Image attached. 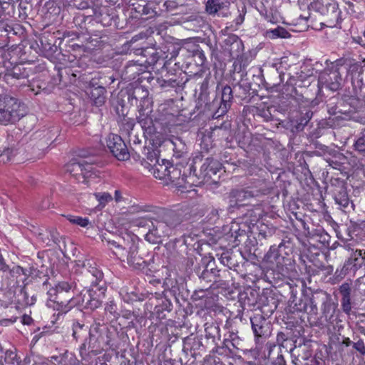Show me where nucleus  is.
<instances>
[{
	"instance_id": "37",
	"label": "nucleus",
	"mask_w": 365,
	"mask_h": 365,
	"mask_svg": "<svg viewBox=\"0 0 365 365\" xmlns=\"http://www.w3.org/2000/svg\"><path fill=\"white\" fill-rule=\"evenodd\" d=\"M351 299L341 300V307L343 310L346 313H349L351 311Z\"/></svg>"
},
{
	"instance_id": "3",
	"label": "nucleus",
	"mask_w": 365,
	"mask_h": 365,
	"mask_svg": "<svg viewBox=\"0 0 365 365\" xmlns=\"http://www.w3.org/2000/svg\"><path fill=\"white\" fill-rule=\"evenodd\" d=\"M66 172L69 173L78 182L87 183L90 179L96 177L93 166L84 161H72L66 165Z\"/></svg>"
},
{
	"instance_id": "30",
	"label": "nucleus",
	"mask_w": 365,
	"mask_h": 365,
	"mask_svg": "<svg viewBox=\"0 0 365 365\" xmlns=\"http://www.w3.org/2000/svg\"><path fill=\"white\" fill-rule=\"evenodd\" d=\"M339 292L342 295V300L351 299V286L349 283H343L339 287Z\"/></svg>"
},
{
	"instance_id": "49",
	"label": "nucleus",
	"mask_w": 365,
	"mask_h": 365,
	"mask_svg": "<svg viewBox=\"0 0 365 365\" xmlns=\"http://www.w3.org/2000/svg\"><path fill=\"white\" fill-rule=\"evenodd\" d=\"M33 303H34V302H33V299H31V302H29V301L26 302V304H33Z\"/></svg>"
},
{
	"instance_id": "39",
	"label": "nucleus",
	"mask_w": 365,
	"mask_h": 365,
	"mask_svg": "<svg viewBox=\"0 0 365 365\" xmlns=\"http://www.w3.org/2000/svg\"><path fill=\"white\" fill-rule=\"evenodd\" d=\"M115 197V202H119L123 200V197H122V195H121V192L120 190H116L115 191V197Z\"/></svg>"
},
{
	"instance_id": "13",
	"label": "nucleus",
	"mask_w": 365,
	"mask_h": 365,
	"mask_svg": "<svg viewBox=\"0 0 365 365\" xmlns=\"http://www.w3.org/2000/svg\"><path fill=\"white\" fill-rule=\"evenodd\" d=\"M253 194L250 191L240 190H235L230 193V204L232 206H242L246 205L245 201L253 197Z\"/></svg>"
},
{
	"instance_id": "29",
	"label": "nucleus",
	"mask_w": 365,
	"mask_h": 365,
	"mask_svg": "<svg viewBox=\"0 0 365 365\" xmlns=\"http://www.w3.org/2000/svg\"><path fill=\"white\" fill-rule=\"evenodd\" d=\"M84 267H88V272H90L96 280L101 279L103 277V273L98 270L96 267L94 266H92V264L90 263V262H87V263H84Z\"/></svg>"
},
{
	"instance_id": "17",
	"label": "nucleus",
	"mask_w": 365,
	"mask_h": 365,
	"mask_svg": "<svg viewBox=\"0 0 365 365\" xmlns=\"http://www.w3.org/2000/svg\"><path fill=\"white\" fill-rule=\"evenodd\" d=\"M138 254V247L135 244V242H132L129 243L128 246V252L127 256H125V259H126L128 264L134 267H138L141 265L143 262L141 258L137 256Z\"/></svg>"
},
{
	"instance_id": "53",
	"label": "nucleus",
	"mask_w": 365,
	"mask_h": 365,
	"mask_svg": "<svg viewBox=\"0 0 365 365\" xmlns=\"http://www.w3.org/2000/svg\"><path fill=\"white\" fill-rule=\"evenodd\" d=\"M242 11L244 12V9H245V6H242Z\"/></svg>"
},
{
	"instance_id": "40",
	"label": "nucleus",
	"mask_w": 365,
	"mask_h": 365,
	"mask_svg": "<svg viewBox=\"0 0 365 365\" xmlns=\"http://www.w3.org/2000/svg\"><path fill=\"white\" fill-rule=\"evenodd\" d=\"M149 222H150V223H151V222H150V220H146V219H141V220H139L137 222V225H138V226H142V227H143V226H146V225H148Z\"/></svg>"
},
{
	"instance_id": "46",
	"label": "nucleus",
	"mask_w": 365,
	"mask_h": 365,
	"mask_svg": "<svg viewBox=\"0 0 365 365\" xmlns=\"http://www.w3.org/2000/svg\"><path fill=\"white\" fill-rule=\"evenodd\" d=\"M243 19H244L243 16L240 14L239 16V18L237 19V23L239 24V23L242 22Z\"/></svg>"
},
{
	"instance_id": "24",
	"label": "nucleus",
	"mask_w": 365,
	"mask_h": 365,
	"mask_svg": "<svg viewBox=\"0 0 365 365\" xmlns=\"http://www.w3.org/2000/svg\"><path fill=\"white\" fill-rule=\"evenodd\" d=\"M65 217L72 224L78 225L81 227H86L90 224V220L87 217L75 216L72 215H66Z\"/></svg>"
},
{
	"instance_id": "31",
	"label": "nucleus",
	"mask_w": 365,
	"mask_h": 365,
	"mask_svg": "<svg viewBox=\"0 0 365 365\" xmlns=\"http://www.w3.org/2000/svg\"><path fill=\"white\" fill-rule=\"evenodd\" d=\"M335 201L343 207H347L349 204L348 195L346 193H340L335 197Z\"/></svg>"
},
{
	"instance_id": "35",
	"label": "nucleus",
	"mask_w": 365,
	"mask_h": 365,
	"mask_svg": "<svg viewBox=\"0 0 365 365\" xmlns=\"http://www.w3.org/2000/svg\"><path fill=\"white\" fill-rule=\"evenodd\" d=\"M231 93H232L231 88L229 86L225 87L222 91V101L223 102L229 101L231 98V96H230Z\"/></svg>"
},
{
	"instance_id": "14",
	"label": "nucleus",
	"mask_w": 365,
	"mask_h": 365,
	"mask_svg": "<svg viewBox=\"0 0 365 365\" xmlns=\"http://www.w3.org/2000/svg\"><path fill=\"white\" fill-rule=\"evenodd\" d=\"M106 245L109 250H110L113 255L122 261H125V257L127 256L128 246L129 243L124 245H120L115 240H106Z\"/></svg>"
},
{
	"instance_id": "16",
	"label": "nucleus",
	"mask_w": 365,
	"mask_h": 365,
	"mask_svg": "<svg viewBox=\"0 0 365 365\" xmlns=\"http://www.w3.org/2000/svg\"><path fill=\"white\" fill-rule=\"evenodd\" d=\"M105 312L107 314L108 317H113L115 319H118L119 317H123L125 319H129L131 318L133 315V313H132L130 310L125 309V310H121L120 312H118V309L116 307V304H114L113 302H110L105 307Z\"/></svg>"
},
{
	"instance_id": "18",
	"label": "nucleus",
	"mask_w": 365,
	"mask_h": 365,
	"mask_svg": "<svg viewBox=\"0 0 365 365\" xmlns=\"http://www.w3.org/2000/svg\"><path fill=\"white\" fill-rule=\"evenodd\" d=\"M221 168L220 163L212 158H206L201 167V171L204 173L205 177L210 178L215 175Z\"/></svg>"
},
{
	"instance_id": "12",
	"label": "nucleus",
	"mask_w": 365,
	"mask_h": 365,
	"mask_svg": "<svg viewBox=\"0 0 365 365\" xmlns=\"http://www.w3.org/2000/svg\"><path fill=\"white\" fill-rule=\"evenodd\" d=\"M170 163L165 160L158 162L148 169L155 178L167 180Z\"/></svg>"
},
{
	"instance_id": "2",
	"label": "nucleus",
	"mask_w": 365,
	"mask_h": 365,
	"mask_svg": "<svg viewBox=\"0 0 365 365\" xmlns=\"http://www.w3.org/2000/svg\"><path fill=\"white\" fill-rule=\"evenodd\" d=\"M24 115L25 112L16 98L6 95L0 96V124H14Z\"/></svg>"
},
{
	"instance_id": "9",
	"label": "nucleus",
	"mask_w": 365,
	"mask_h": 365,
	"mask_svg": "<svg viewBox=\"0 0 365 365\" xmlns=\"http://www.w3.org/2000/svg\"><path fill=\"white\" fill-rule=\"evenodd\" d=\"M330 9V19L331 21H335L339 18L341 11L339 9L337 2L334 0H316L311 3V9L316 12L327 14V9Z\"/></svg>"
},
{
	"instance_id": "26",
	"label": "nucleus",
	"mask_w": 365,
	"mask_h": 365,
	"mask_svg": "<svg viewBox=\"0 0 365 365\" xmlns=\"http://www.w3.org/2000/svg\"><path fill=\"white\" fill-rule=\"evenodd\" d=\"M1 365H20L17 354L12 351H7Z\"/></svg>"
},
{
	"instance_id": "54",
	"label": "nucleus",
	"mask_w": 365,
	"mask_h": 365,
	"mask_svg": "<svg viewBox=\"0 0 365 365\" xmlns=\"http://www.w3.org/2000/svg\"><path fill=\"white\" fill-rule=\"evenodd\" d=\"M217 297L216 296H215L214 297H212V300H215V298Z\"/></svg>"
},
{
	"instance_id": "42",
	"label": "nucleus",
	"mask_w": 365,
	"mask_h": 365,
	"mask_svg": "<svg viewBox=\"0 0 365 365\" xmlns=\"http://www.w3.org/2000/svg\"><path fill=\"white\" fill-rule=\"evenodd\" d=\"M362 253H363L362 250H356L355 251V252L354 253V257L355 258V260H356L359 257L362 256Z\"/></svg>"
},
{
	"instance_id": "10",
	"label": "nucleus",
	"mask_w": 365,
	"mask_h": 365,
	"mask_svg": "<svg viewBox=\"0 0 365 365\" xmlns=\"http://www.w3.org/2000/svg\"><path fill=\"white\" fill-rule=\"evenodd\" d=\"M167 180L174 182L176 186L183 188L190 187L192 182H190L191 177H186L182 175L180 168L170 165Z\"/></svg>"
},
{
	"instance_id": "50",
	"label": "nucleus",
	"mask_w": 365,
	"mask_h": 365,
	"mask_svg": "<svg viewBox=\"0 0 365 365\" xmlns=\"http://www.w3.org/2000/svg\"><path fill=\"white\" fill-rule=\"evenodd\" d=\"M363 260H365V251L362 253V256H361Z\"/></svg>"
},
{
	"instance_id": "21",
	"label": "nucleus",
	"mask_w": 365,
	"mask_h": 365,
	"mask_svg": "<svg viewBox=\"0 0 365 365\" xmlns=\"http://www.w3.org/2000/svg\"><path fill=\"white\" fill-rule=\"evenodd\" d=\"M265 36L271 39L277 38H289L290 36L289 32L283 27L278 26L274 29L267 30Z\"/></svg>"
},
{
	"instance_id": "33",
	"label": "nucleus",
	"mask_w": 365,
	"mask_h": 365,
	"mask_svg": "<svg viewBox=\"0 0 365 365\" xmlns=\"http://www.w3.org/2000/svg\"><path fill=\"white\" fill-rule=\"evenodd\" d=\"M328 13L327 14H322V16H324L327 18L326 22L327 26L331 28L335 27L337 26V24L340 22L341 20V15L339 16V18L336 19L335 21H331L330 19V9H327Z\"/></svg>"
},
{
	"instance_id": "41",
	"label": "nucleus",
	"mask_w": 365,
	"mask_h": 365,
	"mask_svg": "<svg viewBox=\"0 0 365 365\" xmlns=\"http://www.w3.org/2000/svg\"><path fill=\"white\" fill-rule=\"evenodd\" d=\"M9 153V149H4L3 150H0V163L5 162L4 158V155L5 153L8 154Z\"/></svg>"
},
{
	"instance_id": "38",
	"label": "nucleus",
	"mask_w": 365,
	"mask_h": 365,
	"mask_svg": "<svg viewBox=\"0 0 365 365\" xmlns=\"http://www.w3.org/2000/svg\"><path fill=\"white\" fill-rule=\"evenodd\" d=\"M313 1H316V0H299L301 4L308 6L309 10L311 9V3Z\"/></svg>"
},
{
	"instance_id": "19",
	"label": "nucleus",
	"mask_w": 365,
	"mask_h": 365,
	"mask_svg": "<svg viewBox=\"0 0 365 365\" xmlns=\"http://www.w3.org/2000/svg\"><path fill=\"white\" fill-rule=\"evenodd\" d=\"M106 90L103 87L92 88L89 92L91 99L96 106H101L106 100Z\"/></svg>"
},
{
	"instance_id": "36",
	"label": "nucleus",
	"mask_w": 365,
	"mask_h": 365,
	"mask_svg": "<svg viewBox=\"0 0 365 365\" xmlns=\"http://www.w3.org/2000/svg\"><path fill=\"white\" fill-rule=\"evenodd\" d=\"M354 347L362 355L365 354V346L362 341L354 344Z\"/></svg>"
},
{
	"instance_id": "8",
	"label": "nucleus",
	"mask_w": 365,
	"mask_h": 365,
	"mask_svg": "<svg viewBox=\"0 0 365 365\" xmlns=\"http://www.w3.org/2000/svg\"><path fill=\"white\" fill-rule=\"evenodd\" d=\"M107 146L113 155L120 160H125L129 158V153L126 145L120 138L115 134H110L107 138Z\"/></svg>"
},
{
	"instance_id": "43",
	"label": "nucleus",
	"mask_w": 365,
	"mask_h": 365,
	"mask_svg": "<svg viewBox=\"0 0 365 365\" xmlns=\"http://www.w3.org/2000/svg\"><path fill=\"white\" fill-rule=\"evenodd\" d=\"M4 261L2 257V256L0 255V270H2L4 269Z\"/></svg>"
},
{
	"instance_id": "23",
	"label": "nucleus",
	"mask_w": 365,
	"mask_h": 365,
	"mask_svg": "<svg viewBox=\"0 0 365 365\" xmlns=\"http://www.w3.org/2000/svg\"><path fill=\"white\" fill-rule=\"evenodd\" d=\"M159 161L160 160L158 153L153 150H148L146 155V159L143 161L142 165L144 168L148 170L153 165V164H155Z\"/></svg>"
},
{
	"instance_id": "6",
	"label": "nucleus",
	"mask_w": 365,
	"mask_h": 365,
	"mask_svg": "<svg viewBox=\"0 0 365 365\" xmlns=\"http://www.w3.org/2000/svg\"><path fill=\"white\" fill-rule=\"evenodd\" d=\"M151 225L152 227L149 229L145 239L152 244L161 242L163 238L168 236L171 232V226L165 221L156 220L151 222Z\"/></svg>"
},
{
	"instance_id": "7",
	"label": "nucleus",
	"mask_w": 365,
	"mask_h": 365,
	"mask_svg": "<svg viewBox=\"0 0 365 365\" xmlns=\"http://www.w3.org/2000/svg\"><path fill=\"white\" fill-rule=\"evenodd\" d=\"M341 76L338 64H334L331 69L326 70L319 77V83L331 91H337L341 86Z\"/></svg>"
},
{
	"instance_id": "11",
	"label": "nucleus",
	"mask_w": 365,
	"mask_h": 365,
	"mask_svg": "<svg viewBox=\"0 0 365 365\" xmlns=\"http://www.w3.org/2000/svg\"><path fill=\"white\" fill-rule=\"evenodd\" d=\"M230 3L223 2L220 0H208L206 4V11L210 14H215L218 13V16L227 17L231 14L228 11Z\"/></svg>"
},
{
	"instance_id": "47",
	"label": "nucleus",
	"mask_w": 365,
	"mask_h": 365,
	"mask_svg": "<svg viewBox=\"0 0 365 365\" xmlns=\"http://www.w3.org/2000/svg\"><path fill=\"white\" fill-rule=\"evenodd\" d=\"M22 319L26 320V319H31L26 314H24Z\"/></svg>"
},
{
	"instance_id": "28",
	"label": "nucleus",
	"mask_w": 365,
	"mask_h": 365,
	"mask_svg": "<svg viewBox=\"0 0 365 365\" xmlns=\"http://www.w3.org/2000/svg\"><path fill=\"white\" fill-rule=\"evenodd\" d=\"M336 305L334 303L328 302L324 304L323 313L326 319H331L334 317Z\"/></svg>"
},
{
	"instance_id": "1",
	"label": "nucleus",
	"mask_w": 365,
	"mask_h": 365,
	"mask_svg": "<svg viewBox=\"0 0 365 365\" xmlns=\"http://www.w3.org/2000/svg\"><path fill=\"white\" fill-rule=\"evenodd\" d=\"M72 288V284L63 281L58 282L55 287L48 290L46 307L58 311L57 317H62L69 311L70 304L68 298L70 297L69 294Z\"/></svg>"
},
{
	"instance_id": "27",
	"label": "nucleus",
	"mask_w": 365,
	"mask_h": 365,
	"mask_svg": "<svg viewBox=\"0 0 365 365\" xmlns=\"http://www.w3.org/2000/svg\"><path fill=\"white\" fill-rule=\"evenodd\" d=\"M48 132L38 131L34 134V139L39 140L41 141L39 145L43 147L44 145H48L49 142L51 140V138H48Z\"/></svg>"
},
{
	"instance_id": "25",
	"label": "nucleus",
	"mask_w": 365,
	"mask_h": 365,
	"mask_svg": "<svg viewBox=\"0 0 365 365\" xmlns=\"http://www.w3.org/2000/svg\"><path fill=\"white\" fill-rule=\"evenodd\" d=\"M138 122L141 125L142 128L145 130H148V133H151L154 131L153 122L150 117L140 115L139 116Z\"/></svg>"
},
{
	"instance_id": "20",
	"label": "nucleus",
	"mask_w": 365,
	"mask_h": 365,
	"mask_svg": "<svg viewBox=\"0 0 365 365\" xmlns=\"http://www.w3.org/2000/svg\"><path fill=\"white\" fill-rule=\"evenodd\" d=\"M171 304L165 299L160 306L156 305L154 314L157 319H164L168 317V314L171 311Z\"/></svg>"
},
{
	"instance_id": "44",
	"label": "nucleus",
	"mask_w": 365,
	"mask_h": 365,
	"mask_svg": "<svg viewBox=\"0 0 365 365\" xmlns=\"http://www.w3.org/2000/svg\"><path fill=\"white\" fill-rule=\"evenodd\" d=\"M205 293V294H202V295H199L200 297H208V295L210 294V291L207 290L206 292H200V293Z\"/></svg>"
},
{
	"instance_id": "45",
	"label": "nucleus",
	"mask_w": 365,
	"mask_h": 365,
	"mask_svg": "<svg viewBox=\"0 0 365 365\" xmlns=\"http://www.w3.org/2000/svg\"><path fill=\"white\" fill-rule=\"evenodd\" d=\"M343 343L346 345V346H349L350 344H351V341L349 338H346L344 341H343Z\"/></svg>"
},
{
	"instance_id": "5",
	"label": "nucleus",
	"mask_w": 365,
	"mask_h": 365,
	"mask_svg": "<svg viewBox=\"0 0 365 365\" xmlns=\"http://www.w3.org/2000/svg\"><path fill=\"white\" fill-rule=\"evenodd\" d=\"M264 263L268 269L277 273L278 275L284 276L287 273V267L285 258L279 254L277 250H270L264 257Z\"/></svg>"
},
{
	"instance_id": "52",
	"label": "nucleus",
	"mask_w": 365,
	"mask_h": 365,
	"mask_svg": "<svg viewBox=\"0 0 365 365\" xmlns=\"http://www.w3.org/2000/svg\"><path fill=\"white\" fill-rule=\"evenodd\" d=\"M235 43L238 45L240 43V41H236Z\"/></svg>"
},
{
	"instance_id": "15",
	"label": "nucleus",
	"mask_w": 365,
	"mask_h": 365,
	"mask_svg": "<svg viewBox=\"0 0 365 365\" xmlns=\"http://www.w3.org/2000/svg\"><path fill=\"white\" fill-rule=\"evenodd\" d=\"M256 337L267 336L271 333V324L268 321H251Z\"/></svg>"
},
{
	"instance_id": "32",
	"label": "nucleus",
	"mask_w": 365,
	"mask_h": 365,
	"mask_svg": "<svg viewBox=\"0 0 365 365\" xmlns=\"http://www.w3.org/2000/svg\"><path fill=\"white\" fill-rule=\"evenodd\" d=\"M212 311L215 312V317H216L219 318L220 316L222 314L227 317V319L230 318V316H227V314H229L230 312L226 308L222 306L215 304L212 308Z\"/></svg>"
},
{
	"instance_id": "48",
	"label": "nucleus",
	"mask_w": 365,
	"mask_h": 365,
	"mask_svg": "<svg viewBox=\"0 0 365 365\" xmlns=\"http://www.w3.org/2000/svg\"><path fill=\"white\" fill-rule=\"evenodd\" d=\"M31 321L27 320V321H23L24 324L29 325L31 324Z\"/></svg>"
},
{
	"instance_id": "4",
	"label": "nucleus",
	"mask_w": 365,
	"mask_h": 365,
	"mask_svg": "<svg viewBox=\"0 0 365 365\" xmlns=\"http://www.w3.org/2000/svg\"><path fill=\"white\" fill-rule=\"evenodd\" d=\"M96 295V293L93 289H83L79 294L69 299V310L75 306L91 309L98 307L101 305V301Z\"/></svg>"
},
{
	"instance_id": "34",
	"label": "nucleus",
	"mask_w": 365,
	"mask_h": 365,
	"mask_svg": "<svg viewBox=\"0 0 365 365\" xmlns=\"http://www.w3.org/2000/svg\"><path fill=\"white\" fill-rule=\"evenodd\" d=\"M356 149L361 153L365 152V136L359 138L355 143Z\"/></svg>"
},
{
	"instance_id": "51",
	"label": "nucleus",
	"mask_w": 365,
	"mask_h": 365,
	"mask_svg": "<svg viewBox=\"0 0 365 365\" xmlns=\"http://www.w3.org/2000/svg\"><path fill=\"white\" fill-rule=\"evenodd\" d=\"M361 331L365 334V329H362Z\"/></svg>"
},
{
	"instance_id": "22",
	"label": "nucleus",
	"mask_w": 365,
	"mask_h": 365,
	"mask_svg": "<svg viewBox=\"0 0 365 365\" xmlns=\"http://www.w3.org/2000/svg\"><path fill=\"white\" fill-rule=\"evenodd\" d=\"M94 197L98 202L97 207L103 209L108 203L113 200L112 195L107 192H101L94 193Z\"/></svg>"
}]
</instances>
